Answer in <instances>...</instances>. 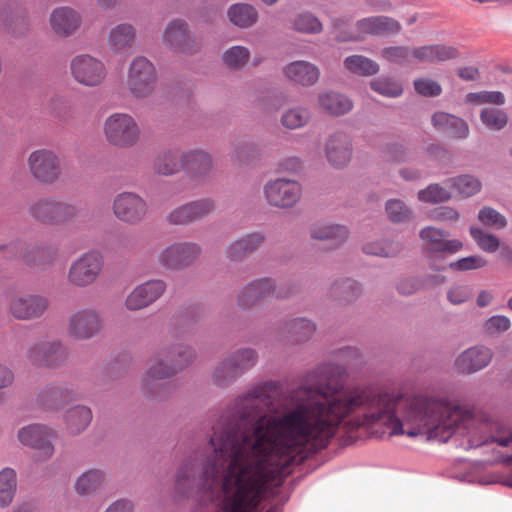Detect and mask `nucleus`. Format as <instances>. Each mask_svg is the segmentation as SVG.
Segmentation results:
<instances>
[{
  "label": "nucleus",
  "instance_id": "53",
  "mask_svg": "<svg viewBox=\"0 0 512 512\" xmlns=\"http://www.w3.org/2000/svg\"><path fill=\"white\" fill-rule=\"evenodd\" d=\"M415 91L424 97H435L442 93L441 85L430 78H418L414 81Z\"/></svg>",
  "mask_w": 512,
  "mask_h": 512
},
{
  "label": "nucleus",
  "instance_id": "46",
  "mask_svg": "<svg viewBox=\"0 0 512 512\" xmlns=\"http://www.w3.org/2000/svg\"><path fill=\"white\" fill-rule=\"evenodd\" d=\"M293 28L301 33L315 34L321 32L323 27L315 16L310 13H303L295 18Z\"/></svg>",
  "mask_w": 512,
  "mask_h": 512
},
{
  "label": "nucleus",
  "instance_id": "28",
  "mask_svg": "<svg viewBox=\"0 0 512 512\" xmlns=\"http://www.w3.org/2000/svg\"><path fill=\"white\" fill-rule=\"evenodd\" d=\"M183 152L167 150L158 154L154 160L153 169L156 173L169 176L184 170Z\"/></svg>",
  "mask_w": 512,
  "mask_h": 512
},
{
  "label": "nucleus",
  "instance_id": "6",
  "mask_svg": "<svg viewBox=\"0 0 512 512\" xmlns=\"http://www.w3.org/2000/svg\"><path fill=\"white\" fill-rule=\"evenodd\" d=\"M157 72L153 63L143 56L135 57L128 69L127 87L136 98H147L155 90Z\"/></svg>",
  "mask_w": 512,
  "mask_h": 512
},
{
  "label": "nucleus",
  "instance_id": "12",
  "mask_svg": "<svg viewBox=\"0 0 512 512\" xmlns=\"http://www.w3.org/2000/svg\"><path fill=\"white\" fill-rule=\"evenodd\" d=\"M201 248L194 242H176L164 248L159 263L171 270H179L192 265L200 256Z\"/></svg>",
  "mask_w": 512,
  "mask_h": 512
},
{
  "label": "nucleus",
  "instance_id": "45",
  "mask_svg": "<svg viewBox=\"0 0 512 512\" xmlns=\"http://www.w3.org/2000/svg\"><path fill=\"white\" fill-rule=\"evenodd\" d=\"M451 193L439 184H431L418 192V199L426 203H439L448 201Z\"/></svg>",
  "mask_w": 512,
  "mask_h": 512
},
{
  "label": "nucleus",
  "instance_id": "38",
  "mask_svg": "<svg viewBox=\"0 0 512 512\" xmlns=\"http://www.w3.org/2000/svg\"><path fill=\"white\" fill-rule=\"evenodd\" d=\"M289 337L294 343H301L309 339L315 331L314 324L306 319H294L285 326Z\"/></svg>",
  "mask_w": 512,
  "mask_h": 512
},
{
  "label": "nucleus",
  "instance_id": "8",
  "mask_svg": "<svg viewBox=\"0 0 512 512\" xmlns=\"http://www.w3.org/2000/svg\"><path fill=\"white\" fill-rule=\"evenodd\" d=\"M401 30L399 21L392 17L377 15L362 18L355 24V31L349 34H338L339 41H360L366 36L395 35Z\"/></svg>",
  "mask_w": 512,
  "mask_h": 512
},
{
  "label": "nucleus",
  "instance_id": "27",
  "mask_svg": "<svg viewBox=\"0 0 512 512\" xmlns=\"http://www.w3.org/2000/svg\"><path fill=\"white\" fill-rule=\"evenodd\" d=\"M135 37V27L129 23H121L110 30L108 45L114 52H123L132 47Z\"/></svg>",
  "mask_w": 512,
  "mask_h": 512
},
{
  "label": "nucleus",
  "instance_id": "20",
  "mask_svg": "<svg viewBox=\"0 0 512 512\" xmlns=\"http://www.w3.org/2000/svg\"><path fill=\"white\" fill-rule=\"evenodd\" d=\"M327 161L336 168L346 166L352 157V142L343 132H336L329 136L325 144Z\"/></svg>",
  "mask_w": 512,
  "mask_h": 512
},
{
  "label": "nucleus",
  "instance_id": "48",
  "mask_svg": "<svg viewBox=\"0 0 512 512\" xmlns=\"http://www.w3.org/2000/svg\"><path fill=\"white\" fill-rule=\"evenodd\" d=\"M249 55L246 47L233 46L224 53L223 60L227 66L240 69L247 63Z\"/></svg>",
  "mask_w": 512,
  "mask_h": 512
},
{
  "label": "nucleus",
  "instance_id": "43",
  "mask_svg": "<svg viewBox=\"0 0 512 512\" xmlns=\"http://www.w3.org/2000/svg\"><path fill=\"white\" fill-rule=\"evenodd\" d=\"M465 101L470 104H493L503 105L505 103V96L500 91H479L468 93L465 96Z\"/></svg>",
  "mask_w": 512,
  "mask_h": 512
},
{
  "label": "nucleus",
  "instance_id": "15",
  "mask_svg": "<svg viewBox=\"0 0 512 512\" xmlns=\"http://www.w3.org/2000/svg\"><path fill=\"white\" fill-rule=\"evenodd\" d=\"M48 299L38 294H16L9 302V312L18 320L41 317L48 308Z\"/></svg>",
  "mask_w": 512,
  "mask_h": 512
},
{
  "label": "nucleus",
  "instance_id": "14",
  "mask_svg": "<svg viewBox=\"0 0 512 512\" xmlns=\"http://www.w3.org/2000/svg\"><path fill=\"white\" fill-rule=\"evenodd\" d=\"M102 329V319L99 313L91 308L80 309L68 319V333L80 340H86L97 335Z\"/></svg>",
  "mask_w": 512,
  "mask_h": 512
},
{
  "label": "nucleus",
  "instance_id": "22",
  "mask_svg": "<svg viewBox=\"0 0 512 512\" xmlns=\"http://www.w3.org/2000/svg\"><path fill=\"white\" fill-rule=\"evenodd\" d=\"M492 359V352L484 346L467 349L455 361V367L462 373H473L486 367Z\"/></svg>",
  "mask_w": 512,
  "mask_h": 512
},
{
  "label": "nucleus",
  "instance_id": "49",
  "mask_svg": "<svg viewBox=\"0 0 512 512\" xmlns=\"http://www.w3.org/2000/svg\"><path fill=\"white\" fill-rule=\"evenodd\" d=\"M386 212L388 218L394 223L409 221L412 216L410 209L398 199H392L386 203Z\"/></svg>",
  "mask_w": 512,
  "mask_h": 512
},
{
  "label": "nucleus",
  "instance_id": "42",
  "mask_svg": "<svg viewBox=\"0 0 512 512\" xmlns=\"http://www.w3.org/2000/svg\"><path fill=\"white\" fill-rule=\"evenodd\" d=\"M401 250V245L397 242L382 240L367 243L363 247V251L369 255L392 257L397 255Z\"/></svg>",
  "mask_w": 512,
  "mask_h": 512
},
{
  "label": "nucleus",
  "instance_id": "50",
  "mask_svg": "<svg viewBox=\"0 0 512 512\" xmlns=\"http://www.w3.org/2000/svg\"><path fill=\"white\" fill-rule=\"evenodd\" d=\"M381 57L388 62L404 64L413 57L412 50L406 46H390L381 50Z\"/></svg>",
  "mask_w": 512,
  "mask_h": 512
},
{
  "label": "nucleus",
  "instance_id": "9",
  "mask_svg": "<svg viewBox=\"0 0 512 512\" xmlns=\"http://www.w3.org/2000/svg\"><path fill=\"white\" fill-rule=\"evenodd\" d=\"M302 187L299 182L286 178L270 180L264 186V197L270 206L278 208L293 207L301 198Z\"/></svg>",
  "mask_w": 512,
  "mask_h": 512
},
{
  "label": "nucleus",
  "instance_id": "40",
  "mask_svg": "<svg viewBox=\"0 0 512 512\" xmlns=\"http://www.w3.org/2000/svg\"><path fill=\"white\" fill-rule=\"evenodd\" d=\"M66 359L67 350L59 341L45 339L44 367H57Z\"/></svg>",
  "mask_w": 512,
  "mask_h": 512
},
{
  "label": "nucleus",
  "instance_id": "30",
  "mask_svg": "<svg viewBox=\"0 0 512 512\" xmlns=\"http://www.w3.org/2000/svg\"><path fill=\"white\" fill-rule=\"evenodd\" d=\"M319 107L330 115H343L352 109V102L346 96L335 92H322L318 95Z\"/></svg>",
  "mask_w": 512,
  "mask_h": 512
},
{
  "label": "nucleus",
  "instance_id": "5",
  "mask_svg": "<svg viewBox=\"0 0 512 512\" xmlns=\"http://www.w3.org/2000/svg\"><path fill=\"white\" fill-rule=\"evenodd\" d=\"M104 133L109 143L122 148L134 146L140 138L136 120L126 113L110 115L105 120Z\"/></svg>",
  "mask_w": 512,
  "mask_h": 512
},
{
  "label": "nucleus",
  "instance_id": "60",
  "mask_svg": "<svg viewBox=\"0 0 512 512\" xmlns=\"http://www.w3.org/2000/svg\"><path fill=\"white\" fill-rule=\"evenodd\" d=\"M510 326L509 318L503 315L492 316L484 323V329L489 334L507 331Z\"/></svg>",
  "mask_w": 512,
  "mask_h": 512
},
{
  "label": "nucleus",
  "instance_id": "58",
  "mask_svg": "<svg viewBox=\"0 0 512 512\" xmlns=\"http://www.w3.org/2000/svg\"><path fill=\"white\" fill-rule=\"evenodd\" d=\"M125 305L127 309L136 311L149 306L150 302L139 285L127 296Z\"/></svg>",
  "mask_w": 512,
  "mask_h": 512
},
{
  "label": "nucleus",
  "instance_id": "63",
  "mask_svg": "<svg viewBox=\"0 0 512 512\" xmlns=\"http://www.w3.org/2000/svg\"><path fill=\"white\" fill-rule=\"evenodd\" d=\"M447 297L452 304L459 305L471 298V291L468 286L456 285L450 288Z\"/></svg>",
  "mask_w": 512,
  "mask_h": 512
},
{
  "label": "nucleus",
  "instance_id": "16",
  "mask_svg": "<svg viewBox=\"0 0 512 512\" xmlns=\"http://www.w3.org/2000/svg\"><path fill=\"white\" fill-rule=\"evenodd\" d=\"M147 203L139 195L131 192H124L117 195L113 202L115 216L129 224H136L142 221L147 214Z\"/></svg>",
  "mask_w": 512,
  "mask_h": 512
},
{
  "label": "nucleus",
  "instance_id": "31",
  "mask_svg": "<svg viewBox=\"0 0 512 512\" xmlns=\"http://www.w3.org/2000/svg\"><path fill=\"white\" fill-rule=\"evenodd\" d=\"M444 281L445 278L440 275H427L423 278L405 277L397 284V290L402 295H411L421 289L440 285Z\"/></svg>",
  "mask_w": 512,
  "mask_h": 512
},
{
  "label": "nucleus",
  "instance_id": "61",
  "mask_svg": "<svg viewBox=\"0 0 512 512\" xmlns=\"http://www.w3.org/2000/svg\"><path fill=\"white\" fill-rule=\"evenodd\" d=\"M384 157L392 163H401L408 159V153L405 148L397 143L387 145L384 151Z\"/></svg>",
  "mask_w": 512,
  "mask_h": 512
},
{
  "label": "nucleus",
  "instance_id": "24",
  "mask_svg": "<svg viewBox=\"0 0 512 512\" xmlns=\"http://www.w3.org/2000/svg\"><path fill=\"white\" fill-rule=\"evenodd\" d=\"M412 55L420 62L439 63L458 57V49L454 46L433 44L412 49Z\"/></svg>",
  "mask_w": 512,
  "mask_h": 512
},
{
  "label": "nucleus",
  "instance_id": "10",
  "mask_svg": "<svg viewBox=\"0 0 512 512\" xmlns=\"http://www.w3.org/2000/svg\"><path fill=\"white\" fill-rule=\"evenodd\" d=\"M102 267V255L96 251H89L71 264L68 280L74 286L86 287L95 282Z\"/></svg>",
  "mask_w": 512,
  "mask_h": 512
},
{
  "label": "nucleus",
  "instance_id": "19",
  "mask_svg": "<svg viewBox=\"0 0 512 512\" xmlns=\"http://www.w3.org/2000/svg\"><path fill=\"white\" fill-rule=\"evenodd\" d=\"M448 232L434 226H427L420 230L419 237L426 245L428 254L448 253L454 254L463 248L458 239H446Z\"/></svg>",
  "mask_w": 512,
  "mask_h": 512
},
{
  "label": "nucleus",
  "instance_id": "59",
  "mask_svg": "<svg viewBox=\"0 0 512 512\" xmlns=\"http://www.w3.org/2000/svg\"><path fill=\"white\" fill-rule=\"evenodd\" d=\"M150 304L155 302L166 290V283L163 280H151L140 285Z\"/></svg>",
  "mask_w": 512,
  "mask_h": 512
},
{
  "label": "nucleus",
  "instance_id": "64",
  "mask_svg": "<svg viewBox=\"0 0 512 512\" xmlns=\"http://www.w3.org/2000/svg\"><path fill=\"white\" fill-rule=\"evenodd\" d=\"M240 240L243 242V250H245L247 254L258 248L263 243L264 237L260 233H251Z\"/></svg>",
  "mask_w": 512,
  "mask_h": 512
},
{
  "label": "nucleus",
  "instance_id": "33",
  "mask_svg": "<svg viewBox=\"0 0 512 512\" xmlns=\"http://www.w3.org/2000/svg\"><path fill=\"white\" fill-rule=\"evenodd\" d=\"M228 17L234 25L247 28L257 21L258 13L250 4L237 3L229 8Z\"/></svg>",
  "mask_w": 512,
  "mask_h": 512
},
{
  "label": "nucleus",
  "instance_id": "56",
  "mask_svg": "<svg viewBox=\"0 0 512 512\" xmlns=\"http://www.w3.org/2000/svg\"><path fill=\"white\" fill-rule=\"evenodd\" d=\"M167 221L173 225H187L194 222L189 202L172 210Z\"/></svg>",
  "mask_w": 512,
  "mask_h": 512
},
{
  "label": "nucleus",
  "instance_id": "17",
  "mask_svg": "<svg viewBox=\"0 0 512 512\" xmlns=\"http://www.w3.org/2000/svg\"><path fill=\"white\" fill-rule=\"evenodd\" d=\"M163 43L179 53H193L198 49L195 39L188 31L187 23L181 19L173 20L167 25L163 33Z\"/></svg>",
  "mask_w": 512,
  "mask_h": 512
},
{
  "label": "nucleus",
  "instance_id": "55",
  "mask_svg": "<svg viewBox=\"0 0 512 512\" xmlns=\"http://www.w3.org/2000/svg\"><path fill=\"white\" fill-rule=\"evenodd\" d=\"M194 221L208 216L215 210V202L211 198H203L189 202Z\"/></svg>",
  "mask_w": 512,
  "mask_h": 512
},
{
  "label": "nucleus",
  "instance_id": "62",
  "mask_svg": "<svg viewBox=\"0 0 512 512\" xmlns=\"http://www.w3.org/2000/svg\"><path fill=\"white\" fill-rule=\"evenodd\" d=\"M429 217L430 219L438 222L457 221L459 218V213L454 208L442 206L433 209L430 212Z\"/></svg>",
  "mask_w": 512,
  "mask_h": 512
},
{
  "label": "nucleus",
  "instance_id": "51",
  "mask_svg": "<svg viewBox=\"0 0 512 512\" xmlns=\"http://www.w3.org/2000/svg\"><path fill=\"white\" fill-rule=\"evenodd\" d=\"M470 234L472 238L475 240L477 245L486 252L493 253L498 250L500 246L499 239L492 235L483 232L481 229L471 227Z\"/></svg>",
  "mask_w": 512,
  "mask_h": 512
},
{
  "label": "nucleus",
  "instance_id": "26",
  "mask_svg": "<svg viewBox=\"0 0 512 512\" xmlns=\"http://www.w3.org/2000/svg\"><path fill=\"white\" fill-rule=\"evenodd\" d=\"M184 170L195 178L207 176L212 169V159L203 150H189L183 152Z\"/></svg>",
  "mask_w": 512,
  "mask_h": 512
},
{
  "label": "nucleus",
  "instance_id": "57",
  "mask_svg": "<svg viewBox=\"0 0 512 512\" xmlns=\"http://www.w3.org/2000/svg\"><path fill=\"white\" fill-rule=\"evenodd\" d=\"M45 339L30 344L26 351V360L33 366L44 367Z\"/></svg>",
  "mask_w": 512,
  "mask_h": 512
},
{
  "label": "nucleus",
  "instance_id": "25",
  "mask_svg": "<svg viewBox=\"0 0 512 512\" xmlns=\"http://www.w3.org/2000/svg\"><path fill=\"white\" fill-rule=\"evenodd\" d=\"M432 124L438 130L456 139H464L469 135L468 124L454 115L437 112L432 116Z\"/></svg>",
  "mask_w": 512,
  "mask_h": 512
},
{
  "label": "nucleus",
  "instance_id": "18",
  "mask_svg": "<svg viewBox=\"0 0 512 512\" xmlns=\"http://www.w3.org/2000/svg\"><path fill=\"white\" fill-rule=\"evenodd\" d=\"M52 430L41 424H31L21 428L18 432L19 441L39 451L44 459L51 457L54 447L51 444Z\"/></svg>",
  "mask_w": 512,
  "mask_h": 512
},
{
  "label": "nucleus",
  "instance_id": "36",
  "mask_svg": "<svg viewBox=\"0 0 512 512\" xmlns=\"http://www.w3.org/2000/svg\"><path fill=\"white\" fill-rule=\"evenodd\" d=\"M482 124L491 131H500L508 124V116L504 110L485 107L480 112Z\"/></svg>",
  "mask_w": 512,
  "mask_h": 512
},
{
  "label": "nucleus",
  "instance_id": "4",
  "mask_svg": "<svg viewBox=\"0 0 512 512\" xmlns=\"http://www.w3.org/2000/svg\"><path fill=\"white\" fill-rule=\"evenodd\" d=\"M29 213L40 223L56 226L74 220L78 210L75 205L55 198H41L31 204Z\"/></svg>",
  "mask_w": 512,
  "mask_h": 512
},
{
  "label": "nucleus",
  "instance_id": "37",
  "mask_svg": "<svg viewBox=\"0 0 512 512\" xmlns=\"http://www.w3.org/2000/svg\"><path fill=\"white\" fill-rule=\"evenodd\" d=\"M347 236L344 226L317 224L311 229V237L318 240H332L334 244L341 243Z\"/></svg>",
  "mask_w": 512,
  "mask_h": 512
},
{
  "label": "nucleus",
  "instance_id": "3",
  "mask_svg": "<svg viewBox=\"0 0 512 512\" xmlns=\"http://www.w3.org/2000/svg\"><path fill=\"white\" fill-rule=\"evenodd\" d=\"M27 165L31 176L41 184H55L63 174L60 156L52 149L40 148L32 151Z\"/></svg>",
  "mask_w": 512,
  "mask_h": 512
},
{
  "label": "nucleus",
  "instance_id": "52",
  "mask_svg": "<svg viewBox=\"0 0 512 512\" xmlns=\"http://www.w3.org/2000/svg\"><path fill=\"white\" fill-rule=\"evenodd\" d=\"M478 220L486 225L495 229H502L506 227L507 220L498 211L491 207H484L479 211Z\"/></svg>",
  "mask_w": 512,
  "mask_h": 512
},
{
  "label": "nucleus",
  "instance_id": "21",
  "mask_svg": "<svg viewBox=\"0 0 512 512\" xmlns=\"http://www.w3.org/2000/svg\"><path fill=\"white\" fill-rule=\"evenodd\" d=\"M49 22L56 35L69 37L80 28L82 17L71 7H59L52 11Z\"/></svg>",
  "mask_w": 512,
  "mask_h": 512
},
{
  "label": "nucleus",
  "instance_id": "41",
  "mask_svg": "<svg viewBox=\"0 0 512 512\" xmlns=\"http://www.w3.org/2000/svg\"><path fill=\"white\" fill-rule=\"evenodd\" d=\"M449 187L454 188L460 195L470 197L481 189L480 181L470 175H463L449 179L447 181Z\"/></svg>",
  "mask_w": 512,
  "mask_h": 512
},
{
  "label": "nucleus",
  "instance_id": "2",
  "mask_svg": "<svg viewBox=\"0 0 512 512\" xmlns=\"http://www.w3.org/2000/svg\"><path fill=\"white\" fill-rule=\"evenodd\" d=\"M194 358V351L183 345L162 350L157 357L149 361L148 368L142 378L143 391L149 397L160 396L164 388L160 381L184 369Z\"/></svg>",
  "mask_w": 512,
  "mask_h": 512
},
{
  "label": "nucleus",
  "instance_id": "29",
  "mask_svg": "<svg viewBox=\"0 0 512 512\" xmlns=\"http://www.w3.org/2000/svg\"><path fill=\"white\" fill-rule=\"evenodd\" d=\"M74 399V393L61 386L45 387L38 395V402L47 409H59Z\"/></svg>",
  "mask_w": 512,
  "mask_h": 512
},
{
  "label": "nucleus",
  "instance_id": "32",
  "mask_svg": "<svg viewBox=\"0 0 512 512\" xmlns=\"http://www.w3.org/2000/svg\"><path fill=\"white\" fill-rule=\"evenodd\" d=\"M106 475L100 469H90L82 473L75 482V490L80 495L95 493L105 483Z\"/></svg>",
  "mask_w": 512,
  "mask_h": 512
},
{
  "label": "nucleus",
  "instance_id": "39",
  "mask_svg": "<svg viewBox=\"0 0 512 512\" xmlns=\"http://www.w3.org/2000/svg\"><path fill=\"white\" fill-rule=\"evenodd\" d=\"M16 490V473L11 468H4L0 472V506H8Z\"/></svg>",
  "mask_w": 512,
  "mask_h": 512
},
{
  "label": "nucleus",
  "instance_id": "54",
  "mask_svg": "<svg viewBox=\"0 0 512 512\" xmlns=\"http://www.w3.org/2000/svg\"><path fill=\"white\" fill-rule=\"evenodd\" d=\"M487 265V260L480 255H472L451 262L449 267L456 271L475 270Z\"/></svg>",
  "mask_w": 512,
  "mask_h": 512
},
{
  "label": "nucleus",
  "instance_id": "13",
  "mask_svg": "<svg viewBox=\"0 0 512 512\" xmlns=\"http://www.w3.org/2000/svg\"><path fill=\"white\" fill-rule=\"evenodd\" d=\"M288 295L287 290L281 286L277 287L271 279L264 278L245 286L238 294L237 303L239 307L247 309L254 307L266 298H284Z\"/></svg>",
  "mask_w": 512,
  "mask_h": 512
},
{
  "label": "nucleus",
  "instance_id": "7",
  "mask_svg": "<svg viewBox=\"0 0 512 512\" xmlns=\"http://www.w3.org/2000/svg\"><path fill=\"white\" fill-rule=\"evenodd\" d=\"M257 353L245 348L235 351L214 370L212 379L217 386H226L252 368L257 362Z\"/></svg>",
  "mask_w": 512,
  "mask_h": 512
},
{
  "label": "nucleus",
  "instance_id": "11",
  "mask_svg": "<svg viewBox=\"0 0 512 512\" xmlns=\"http://www.w3.org/2000/svg\"><path fill=\"white\" fill-rule=\"evenodd\" d=\"M73 78L84 86L95 87L100 85L106 77L104 63L89 54L75 56L70 63Z\"/></svg>",
  "mask_w": 512,
  "mask_h": 512
},
{
  "label": "nucleus",
  "instance_id": "44",
  "mask_svg": "<svg viewBox=\"0 0 512 512\" xmlns=\"http://www.w3.org/2000/svg\"><path fill=\"white\" fill-rule=\"evenodd\" d=\"M310 113L303 108H293L287 110L281 118V123L288 129H298L308 123Z\"/></svg>",
  "mask_w": 512,
  "mask_h": 512
},
{
  "label": "nucleus",
  "instance_id": "23",
  "mask_svg": "<svg viewBox=\"0 0 512 512\" xmlns=\"http://www.w3.org/2000/svg\"><path fill=\"white\" fill-rule=\"evenodd\" d=\"M283 73L289 81L301 86H312L320 78L319 68L304 60L289 63L284 67Z\"/></svg>",
  "mask_w": 512,
  "mask_h": 512
},
{
  "label": "nucleus",
  "instance_id": "34",
  "mask_svg": "<svg viewBox=\"0 0 512 512\" xmlns=\"http://www.w3.org/2000/svg\"><path fill=\"white\" fill-rule=\"evenodd\" d=\"M92 420V412L86 406H76L67 411L66 423L69 431L78 434L85 430Z\"/></svg>",
  "mask_w": 512,
  "mask_h": 512
},
{
  "label": "nucleus",
  "instance_id": "1",
  "mask_svg": "<svg viewBox=\"0 0 512 512\" xmlns=\"http://www.w3.org/2000/svg\"><path fill=\"white\" fill-rule=\"evenodd\" d=\"M286 468H178L175 490L184 497L201 494L205 503L219 497L214 512H256L265 494L279 485ZM266 512H281L276 506Z\"/></svg>",
  "mask_w": 512,
  "mask_h": 512
},
{
  "label": "nucleus",
  "instance_id": "35",
  "mask_svg": "<svg viewBox=\"0 0 512 512\" xmlns=\"http://www.w3.org/2000/svg\"><path fill=\"white\" fill-rule=\"evenodd\" d=\"M345 68L351 73L361 76H371L379 71V65L362 55H352L344 60Z\"/></svg>",
  "mask_w": 512,
  "mask_h": 512
},
{
  "label": "nucleus",
  "instance_id": "47",
  "mask_svg": "<svg viewBox=\"0 0 512 512\" xmlns=\"http://www.w3.org/2000/svg\"><path fill=\"white\" fill-rule=\"evenodd\" d=\"M371 88L377 93L387 97H398L403 89L400 83L390 78H377L371 82Z\"/></svg>",
  "mask_w": 512,
  "mask_h": 512
}]
</instances>
